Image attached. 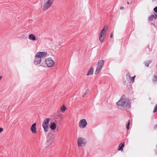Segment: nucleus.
Listing matches in <instances>:
<instances>
[{"label":"nucleus","instance_id":"obj_1","mask_svg":"<svg viewBox=\"0 0 157 157\" xmlns=\"http://www.w3.org/2000/svg\"><path fill=\"white\" fill-rule=\"evenodd\" d=\"M117 104L118 106H121L126 109H129L131 106L130 101L127 98H123L122 97Z\"/></svg>","mask_w":157,"mask_h":157},{"label":"nucleus","instance_id":"obj_2","mask_svg":"<svg viewBox=\"0 0 157 157\" xmlns=\"http://www.w3.org/2000/svg\"><path fill=\"white\" fill-rule=\"evenodd\" d=\"M54 0H44L42 7V10L44 11L46 10L52 5Z\"/></svg>","mask_w":157,"mask_h":157},{"label":"nucleus","instance_id":"obj_3","mask_svg":"<svg viewBox=\"0 0 157 157\" xmlns=\"http://www.w3.org/2000/svg\"><path fill=\"white\" fill-rule=\"evenodd\" d=\"M104 63V61L103 60H100L98 62L97 66L95 72V74H97L100 72L103 66Z\"/></svg>","mask_w":157,"mask_h":157},{"label":"nucleus","instance_id":"obj_4","mask_svg":"<svg viewBox=\"0 0 157 157\" xmlns=\"http://www.w3.org/2000/svg\"><path fill=\"white\" fill-rule=\"evenodd\" d=\"M49 121L50 119L49 118H47L44 119L43 122L42 124V127L44 129V131L46 132H48Z\"/></svg>","mask_w":157,"mask_h":157},{"label":"nucleus","instance_id":"obj_5","mask_svg":"<svg viewBox=\"0 0 157 157\" xmlns=\"http://www.w3.org/2000/svg\"><path fill=\"white\" fill-rule=\"evenodd\" d=\"M78 145L79 147L84 146L86 143L85 139L82 137H78L77 140Z\"/></svg>","mask_w":157,"mask_h":157},{"label":"nucleus","instance_id":"obj_6","mask_svg":"<svg viewBox=\"0 0 157 157\" xmlns=\"http://www.w3.org/2000/svg\"><path fill=\"white\" fill-rule=\"evenodd\" d=\"M87 124V122L85 119H81L79 122V127L81 129L85 128Z\"/></svg>","mask_w":157,"mask_h":157},{"label":"nucleus","instance_id":"obj_7","mask_svg":"<svg viewBox=\"0 0 157 157\" xmlns=\"http://www.w3.org/2000/svg\"><path fill=\"white\" fill-rule=\"evenodd\" d=\"M105 26L103 29L101 31L99 36V40L101 42H102L104 40V38L106 35V30L105 29Z\"/></svg>","mask_w":157,"mask_h":157},{"label":"nucleus","instance_id":"obj_8","mask_svg":"<svg viewBox=\"0 0 157 157\" xmlns=\"http://www.w3.org/2000/svg\"><path fill=\"white\" fill-rule=\"evenodd\" d=\"M45 62L46 64L48 67H53L55 64V63L51 58H48L46 59Z\"/></svg>","mask_w":157,"mask_h":157},{"label":"nucleus","instance_id":"obj_9","mask_svg":"<svg viewBox=\"0 0 157 157\" xmlns=\"http://www.w3.org/2000/svg\"><path fill=\"white\" fill-rule=\"evenodd\" d=\"M54 138V137L52 136H48L46 140L47 145L48 146L51 145L53 142Z\"/></svg>","mask_w":157,"mask_h":157},{"label":"nucleus","instance_id":"obj_10","mask_svg":"<svg viewBox=\"0 0 157 157\" xmlns=\"http://www.w3.org/2000/svg\"><path fill=\"white\" fill-rule=\"evenodd\" d=\"M41 61V59L36 54V55L34 61V64L35 65H38L40 63Z\"/></svg>","mask_w":157,"mask_h":157},{"label":"nucleus","instance_id":"obj_11","mask_svg":"<svg viewBox=\"0 0 157 157\" xmlns=\"http://www.w3.org/2000/svg\"><path fill=\"white\" fill-rule=\"evenodd\" d=\"M36 54L41 59L46 56L47 53L46 52H38L36 53Z\"/></svg>","mask_w":157,"mask_h":157},{"label":"nucleus","instance_id":"obj_12","mask_svg":"<svg viewBox=\"0 0 157 157\" xmlns=\"http://www.w3.org/2000/svg\"><path fill=\"white\" fill-rule=\"evenodd\" d=\"M36 126V124L34 123L32 125L31 127L30 130L33 134H35L37 132Z\"/></svg>","mask_w":157,"mask_h":157},{"label":"nucleus","instance_id":"obj_13","mask_svg":"<svg viewBox=\"0 0 157 157\" xmlns=\"http://www.w3.org/2000/svg\"><path fill=\"white\" fill-rule=\"evenodd\" d=\"M56 127V124L54 122H52L51 124L50 128L52 130H55Z\"/></svg>","mask_w":157,"mask_h":157},{"label":"nucleus","instance_id":"obj_14","mask_svg":"<svg viewBox=\"0 0 157 157\" xmlns=\"http://www.w3.org/2000/svg\"><path fill=\"white\" fill-rule=\"evenodd\" d=\"M94 68L91 67L90 69L88 70V73L86 74L87 76L91 75L93 74L94 72Z\"/></svg>","mask_w":157,"mask_h":157},{"label":"nucleus","instance_id":"obj_15","mask_svg":"<svg viewBox=\"0 0 157 157\" xmlns=\"http://www.w3.org/2000/svg\"><path fill=\"white\" fill-rule=\"evenodd\" d=\"M29 39L33 41L36 40L35 36L33 34H31L29 35Z\"/></svg>","mask_w":157,"mask_h":157},{"label":"nucleus","instance_id":"obj_16","mask_svg":"<svg viewBox=\"0 0 157 157\" xmlns=\"http://www.w3.org/2000/svg\"><path fill=\"white\" fill-rule=\"evenodd\" d=\"M124 143H123V144H120L118 148V150L119 151H122L123 150V148L124 147Z\"/></svg>","mask_w":157,"mask_h":157},{"label":"nucleus","instance_id":"obj_17","mask_svg":"<svg viewBox=\"0 0 157 157\" xmlns=\"http://www.w3.org/2000/svg\"><path fill=\"white\" fill-rule=\"evenodd\" d=\"M66 108L63 105L60 107V109L62 113H64L66 109Z\"/></svg>","mask_w":157,"mask_h":157},{"label":"nucleus","instance_id":"obj_18","mask_svg":"<svg viewBox=\"0 0 157 157\" xmlns=\"http://www.w3.org/2000/svg\"><path fill=\"white\" fill-rule=\"evenodd\" d=\"M151 60H149L148 62H144V64L146 66L148 67L149 66V64L151 63Z\"/></svg>","mask_w":157,"mask_h":157},{"label":"nucleus","instance_id":"obj_19","mask_svg":"<svg viewBox=\"0 0 157 157\" xmlns=\"http://www.w3.org/2000/svg\"><path fill=\"white\" fill-rule=\"evenodd\" d=\"M156 17V15H151L149 17V21H152L153 19V18H155Z\"/></svg>","mask_w":157,"mask_h":157},{"label":"nucleus","instance_id":"obj_20","mask_svg":"<svg viewBox=\"0 0 157 157\" xmlns=\"http://www.w3.org/2000/svg\"><path fill=\"white\" fill-rule=\"evenodd\" d=\"M153 81L155 82H157V76L156 75H154L153 76Z\"/></svg>","mask_w":157,"mask_h":157},{"label":"nucleus","instance_id":"obj_21","mask_svg":"<svg viewBox=\"0 0 157 157\" xmlns=\"http://www.w3.org/2000/svg\"><path fill=\"white\" fill-rule=\"evenodd\" d=\"M135 78V76H133L132 77H131L129 80H130V81L132 82H133L134 81V79Z\"/></svg>","mask_w":157,"mask_h":157},{"label":"nucleus","instance_id":"obj_22","mask_svg":"<svg viewBox=\"0 0 157 157\" xmlns=\"http://www.w3.org/2000/svg\"><path fill=\"white\" fill-rule=\"evenodd\" d=\"M131 78V76L129 74H128L126 75V78L127 80H129Z\"/></svg>","mask_w":157,"mask_h":157},{"label":"nucleus","instance_id":"obj_23","mask_svg":"<svg viewBox=\"0 0 157 157\" xmlns=\"http://www.w3.org/2000/svg\"><path fill=\"white\" fill-rule=\"evenodd\" d=\"M129 124H130V120H128V123L126 125V128L127 129H129Z\"/></svg>","mask_w":157,"mask_h":157},{"label":"nucleus","instance_id":"obj_24","mask_svg":"<svg viewBox=\"0 0 157 157\" xmlns=\"http://www.w3.org/2000/svg\"><path fill=\"white\" fill-rule=\"evenodd\" d=\"M157 111V104H156L154 107V110L153 111L154 113H155Z\"/></svg>","mask_w":157,"mask_h":157},{"label":"nucleus","instance_id":"obj_25","mask_svg":"<svg viewBox=\"0 0 157 157\" xmlns=\"http://www.w3.org/2000/svg\"><path fill=\"white\" fill-rule=\"evenodd\" d=\"M89 90L88 89H87L86 90L85 92L84 93V95H86L89 92Z\"/></svg>","mask_w":157,"mask_h":157},{"label":"nucleus","instance_id":"obj_26","mask_svg":"<svg viewBox=\"0 0 157 157\" xmlns=\"http://www.w3.org/2000/svg\"><path fill=\"white\" fill-rule=\"evenodd\" d=\"M154 10L155 11V12L157 13V6L155 7L154 9Z\"/></svg>","mask_w":157,"mask_h":157},{"label":"nucleus","instance_id":"obj_27","mask_svg":"<svg viewBox=\"0 0 157 157\" xmlns=\"http://www.w3.org/2000/svg\"><path fill=\"white\" fill-rule=\"evenodd\" d=\"M3 128H0V133L3 131Z\"/></svg>","mask_w":157,"mask_h":157},{"label":"nucleus","instance_id":"obj_28","mask_svg":"<svg viewBox=\"0 0 157 157\" xmlns=\"http://www.w3.org/2000/svg\"><path fill=\"white\" fill-rule=\"evenodd\" d=\"M113 33H111V35H110V37L111 38H112L113 37Z\"/></svg>","mask_w":157,"mask_h":157},{"label":"nucleus","instance_id":"obj_29","mask_svg":"<svg viewBox=\"0 0 157 157\" xmlns=\"http://www.w3.org/2000/svg\"><path fill=\"white\" fill-rule=\"evenodd\" d=\"M154 128L155 129L157 128V124L155 126Z\"/></svg>","mask_w":157,"mask_h":157},{"label":"nucleus","instance_id":"obj_30","mask_svg":"<svg viewBox=\"0 0 157 157\" xmlns=\"http://www.w3.org/2000/svg\"><path fill=\"white\" fill-rule=\"evenodd\" d=\"M120 9L121 10H122V9H123V7H121L120 8Z\"/></svg>","mask_w":157,"mask_h":157},{"label":"nucleus","instance_id":"obj_31","mask_svg":"<svg viewBox=\"0 0 157 157\" xmlns=\"http://www.w3.org/2000/svg\"><path fill=\"white\" fill-rule=\"evenodd\" d=\"M85 95H84V94H83V97H84V96H85Z\"/></svg>","mask_w":157,"mask_h":157},{"label":"nucleus","instance_id":"obj_32","mask_svg":"<svg viewBox=\"0 0 157 157\" xmlns=\"http://www.w3.org/2000/svg\"><path fill=\"white\" fill-rule=\"evenodd\" d=\"M127 4H129V2H127Z\"/></svg>","mask_w":157,"mask_h":157},{"label":"nucleus","instance_id":"obj_33","mask_svg":"<svg viewBox=\"0 0 157 157\" xmlns=\"http://www.w3.org/2000/svg\"><path fill=\"white\" fill-rule=\"evenodd\" d=\"M1 78H2V76H0V79H1Z\"/></svg>","mask_w":157,"mask_h":157}]
</instances>
